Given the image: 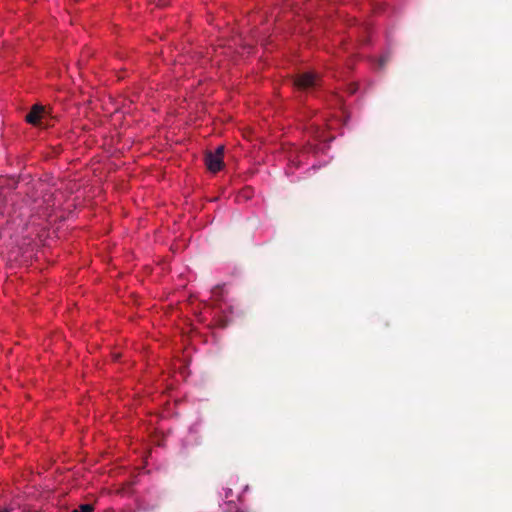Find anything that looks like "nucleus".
I'll return each mask as SVG.
<instances>
[{
    "instance_id": "f257e3e1",
    "label": "nucleus",
    "mask_w": 512,
    "mask_h": 512,
    "mask_svg": "<svg viewBox=\"0 0 512 512\" xmlns=\"http://www.w3.org/2000/svg\"><path fill=\"white\" fill-rule=\"evenodd\" d=\"M17 180L10 177H0V214L4 213L8 199L12 191L17 187Z\"/></svg>"
},
{
    "instance_id": "f03ea898",
    "label": "nucleus",
    "mask_w": 512,
    "mask_h": 512,
    "mask_svg": "<svg viewBox=\"0 0 512 512\" xmlns=\"http://www.w3.org/2000/svg\"><path fill=\"white\" fill-rule=\"evenodd\" d=\"M298 90L307 91L320 85V78L313 72L299 74L293 81Z\"/></svg>"
},
{
    "instance_id": "7ed1b4c3",
    "label": "nucleus",
    "mask_w": 512,
    "mask_h": 512,
    "mask_svg": "<svg viewBox=\"0 0 512 512\" xmlns=\"http://www.w3.org/2000/svg\"><path fill=\"white\" fill-rule=\"evenodd\" d=\"M48 113L45 111L44 106L35 104L32 106L29 113L26 114L25 120L34 126L45 127Z\"/></svg>"
},
{
    "instance_id": "20e7f679",
    "label": "nucleus",
    "mask_w": 512,
    "mask_h": 512,
    "mask_svg": "<svg viewBox=\"0 0 512 512\" xmlns=\"http://www.w3.org/2000/svg\"><path fill=\"white\" fill-rule=\"evenodd\" d=\"M205 163L208 170L213 173L220 171L224 165L223 158L213 154L211 151L206 153Z\"/></svg>"
},
{
    "instance_id": "39448f33",
    "label": "nucleus",
    "mask_w": 512,
    "mask_h": 512,
    "mask_svg": "<svg viewBox=\"0 0 512 512\" xmlns=\"http://www.w3.org/2000/svg\"><path fill=\"white\" fill-rule=\"evenodd\" d=\"M212 297L215 300H221L224 294V285H216L212 290Z\"/></svg>"
},
{
    "instance_id": "423d86ee",
    "label": "nucleus",
    "mask_w": 512,
    "mask_h": 512,
    "mask_svg": "<svg viewBox=\"0 0 512 512\" xmlns=\"http://www.w3.org/2000/svg\"><path fill=\"white\" fill-rule=\"evenodd\" d=\"M93 506L90 504H82L77 509H74L73 512H93Z\"/></svg>"
},
{
    "instance_id": "0eeeda50",
    "label": "nucleus",
    "mask_w": 512,
    "mask_h": 512,
    "mask_svg": "<svg viewBox=\"0 0 512 512\" xmlns=\"http://www.w3.org/2000/svg\"><path fill=\"white\" fill-rule=\"evenodd\" d=\"M213 154L215 155H218L220 156L221 158H223V155H224V146H218L216 148V150L214 152H212Z\"/></svg>"
},
{
    "instance_id": "6e6552de",
    "label": "nucleus",
    "mask_w": 512,
    "mask_h": 512,
    "mask_svg": "<svg viewBox=\"0 0 512 512\" xmlns=\"http://www.w3.org/2000/svg\"><path fill=\"white\" fill-rule=\"evenodd\" d=\"M224 491H225V492H224V497H225V499L230 498V497H231V495H232V489H231V488H226V489H224Z\"/></svg>"
},
{
    "instance_id": "1a4fd4ad",
    "label": "nucleus",
    "mask_w": 512,
    "mask_h": 512,
    "mask_svg": "<svg viewBox=\"0 0 512 512\" xmlns=\"http://www.w3.org/2000/svg\"><path fill=\"white\" fill-rule=\"evenodd\" d=\"M0 512H11L10 509H0Z\"/></svg>"
},
{
    "instance_id": "9d476101",
    "label": "nucleus",
    "mask_w": 512,
    "mask_h": 512,
    "mask_svg": "<svg viewBox=\"0 0 512 512\" xmlns=\"http://www.w3.org/2000/svg\"><path fill=\"white\" fill-rule=\"evenodd\" d=\"M221 326H222V327H226V326H227V323L223 322V323L221 324Z\"/></svg>"
},
{
    "instance_id": "9b49d317",
    "label": "nucleus",
    "mask_w": 512,
    "mask_h": 512,
    "mask_svg": "<svg viewBox=\"0 0 512 512\" xmlns=\"http://www.w3.org/2000/svg\"><path fill=\"white\" fill-rule=\"evenodd\" d=\"M384 64H385V61H384V60H382V61H381V66H384Z\"/></svg>"
},
{
    "instance_id": "f8f14e48",
    "label": "nucleus",
    "mask_w": 512,
    "mask_h": 512,
    "mask_svg": "<svg viewBox=\"0 0 512 512\" xmlns=\"http://www.w3.org/2000/svg\"><path fill=\"white\" fill-rule=\"evenodd\" d=\"M159 1L161 2V3H160L161 5H164V4H165L164 2H162V0H159Z\"/></svg>"
}]
</instances>
